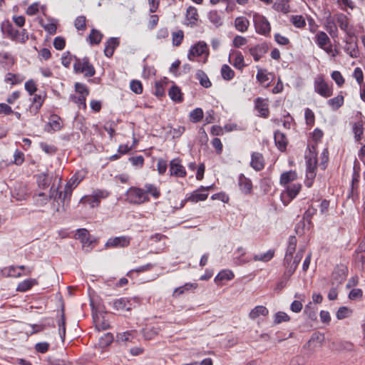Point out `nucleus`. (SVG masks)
Instances as JSON below:
<instances>
[{
    "label": "nucleus",
    "instance_id": "obj_1",
    "mask_svg": "<svg viewBox=\"0 0 365 365\" xmlns=\"http://www.w3.org/2000/svg\"><path fill=\"white\" fill-rule=\"evenodd\" d=\"M1 29L7 36L16 42L25 43L29 38L28 34L25 29L17 30L9 23L4 24Z\"/></svg>",
    "mask_w": 365,
    "mask_h": 365
},
{
    "label": "nucleus",
    "instance_id": "obj_2",
    "mask_svg": "<svg viewBox=\"0 0 365 365\" xmlns=\"http://www.w3.org/2000/svg\"><path fill=\"white\" fill-rule=\"evenodd\" d=\"M73 69L76 73H83L86 77H92L96 73L93 66L89 62L87 57L76 58L73 64Z\"/></svg>",
    "mask_w": 365,
    "mask_h": 365
},
{
    "label": "nucleus",
    "instance_id": "obj_3",
    "mask_svg": "<svg viewBox=\"0 0 365 365\" xmlns=\"http://www.w3.org/2000/svg\"><path fill=\"white\" fill-rule=\"evenodd\" d=\"M127 200L132 204H143L149 201V197L144 190L132 187L128 190L125 194Z\"/></svg>",
    "mask_w": 365,
    "mask_h": 365
},
{
    "label": "nucleus",
    "instance_id": "obj_4",
    "mask_svg": "<svg viewBox=\"0 0 365 365\" xmlns=\"http://www.w3.org/2000/svg\"><path fill=\"white\" fill-rule=\"evenodd\" d=\"M75 238L79 240L82 244V248L86 252H90L94 246L96 241L91 239L89 232L84 228L78 229L75 234Z\"/></svg>",
    "mask_w": 365,
    "mask_h": 365
},
{
    "label": "nucleus",
    "instance_id": "obj_5",
    "mask_svg": "<svg viewBox=\"0 0 365 365\" xmlns=\"http://www.w3.org/2000/svg\"><path fill=\"white\" fill-rule=\"evenodd\" d=\"M315 42L317 45L327 53L331 54L333 56L335 55L332 53V45L331 43L330 38L324 31H319L317 32L315 37Z\"/></svg>",
    "mask_w": 365,
    "mask_h": 365
},
{
    "label": "nucleus",
    "instance_id": "obj_6",
    "mask_svg": "<svg viewBox=\"0 0 365 365\" xmlns=\"http://www.w3.org/2000/svg\"><path fill=\"white\" fill-rule=\"evenodd\" d=\"M301 189L302 185L300 183H293L286 186L285 190L281 194V200L284 205H287L295 198Z\"/></svg>",
    "mask_w": 365,
    "mask_h": 365
},
{
    "label": "nucleus",
    "instance_id": "obj_7",
    "mask_svg": "<svg viewBox=\"0 0 365 365\" xmlns=\"http://www.w3.org/2000/svg\"><path fill=\"white\" fill-rule=\"evenodd\" d=\"M255 30L258 34L262 35L269 34L271 30L270 24L267 19L258 14H255L253 16Z\"/></svg>",
    "mask_w": 365,
    "mask_h": 365
},
{
    "label": "nucleus",
    "instance_id": "obj_8",
    "mask_svg": "<svg viewBox=\"0 0 365 365\" xmlns=\"http://www.w3.org/2000/svg\"><path fill=\"white\" fill-rule=\"evenodd\" d=\"M134 299H128L125 297H121L119 299H114L112 302L113 309L120 312H130L133 308L135 307L133 302Z\"/></svg>",
    "mask_w": 365,
    "mask_h": 365
},
{
    "label": "nucleus",
    "instance_id": "obj_9",
    "mask_svg": "<svg viewBox=\"0 0 365 365\" xmlns=\"http://www.w3.org/2000/svg\"><path fill=\"white\" fill-rule=\"evenodd\" d=\"M314 90L320 96L328 98L332 95V88L322 78H317L314 81Z\"/></svg>",
    "mask_w": 365,
    "mask_h": 365
},
{
    "label": "nucleus",
    "instance_id": "obj_10",
    "mask_svg": "<svg viewBox=\"0 0 365 365\" xmlns=\"http://www.w3.org/2000/svg\"><path fill=\"white\" fill-rule=\"evenodd\" d=\"M170 173L171 175L178 178H184L186 175L185 168L181 164V161L178 158L172 160L170 163Z\"/></svg>",
    "mask_w": 365,
    "mask_h": 365
},
{
    "label": "nucleus",
    "instance_id": "obj_11",
    "mask_svg": "<svg viewBox=\"0 0 365 365\" xmlns=\"http://www.w3.org/2000/svg\"><path fill=\"white\" fill-rule=\"evenodd\" d=\"M347 36L346 38L345 51L352 58H357L359 55L356 38Z\"/></svg>",
    "mask_w": 365,
    "mask_h": 365
},
{
    "label": "nucleus",
    "instance_id": "obj_12",
    "mask_svg": "<svg viewBox=\"0 0 365 365\" xmlns=\"http://www.w3.org/2000/svg\"><path fill=\"white\" fill-rule=\"evenodd\" d=\"M211 188L212 186H201L199 189L191 193V195L187 198V200L192 202L205 200L207 198L208 194L205 192Z\"/></svg>",
    "mask_w": 365,
    "mask_h": 365
},
{
    "label": "nucleus",
    "instance_id": "obj_13",
    "mask_svg": "<svg viewBox=\"0 0 365 365\" xmlns=\"http://www.w3.org/2000/svg\"><path fill=\"white\" fill-rule=\"evenodd\" d=\"M336 21L339 24L340 29L346 34L347 36H354V31L351 26H349L346 15L343 14H336Z\"/></svg>",
    "mask_w": 365,
    "mask_h": 365
},
{
    "label": "nucleus",
    "instance_id": "obj_14",
    "mask_svg": "<svg viewBox=\"0 0 365 365\" xmlns=\"http://www.w3.org/2000/svg\"><path fill=\"white\" fill-rule=\"evenodd\" d=\"M207 51L206 43L199 41L190 48L187 57L190 61H192L194 57L200 56L203 53H207Z\"/></svg>",
    "mask_w": 365,
    "mask_h": 365
},
{
    "label": "nucleus",
    "instance_id": "obj_15",
    "mask_svg": "<svg viewBox=\"0 0 365 365\" xmlns=\"http://www.w3.org/2000/svg\"><path fill=\"white\" fill-rule=\"evenodd\" d=\"M130 238L126 236L110 238L106 243L108 247H125L130 244Z\"/></svg>",
    "mask_w": 365,
    "mask_h": 365
},
{
    "label": "nucleus",
    "instance_id": "obj_16",
    "mask_svg": "<svg viewBox=\"0 0 365 365\" xmlns=\"http://www.w3.org/2000/svg\"><path fill=\"white\" fill-rule=\"evenodd\" d=\"M250 166L256 171L262 170L264 167V160L262 153H252L251 155Z\"/></svg>",
    "mask_w": 365,
    "mask_h": 365
},
{
    "label": "nucleus",
    "instance_id": "obj_17",
    "mask_svg": "<svg viewBox=\"0 0 365 365\" xmlns=\"http://www.w3.org/2000/svg\"><path fill=\"white\" fill-rule=\"evenodd\" d=\"M335 20L336 17L333 18L329 14L326 18L324 25L325 29L332 38L337 37L338 36V29L335 23Z\"/></svg>",
    "mask_w": 365,
    "mask_h": 365
},
{
    "label": "nucleus",
    "instance_id": "obj_18",
    "mask_svg": "<svg viewBox=\"0 0 365 365\" xmlns=\"http://www.w3.org/2000/svg\"><path fill=\"white\" fill-rule=\"evenodd\" d=\"M298 178L296 171L289 170L282 173L279 179L280 185L287 186L289 183L295 181Z\"/></svg>",
    "mask_w": 365,
    "mask_h": 365
},
{
    "label": "nucleus",
    "instance_id": "obj_19",
    "mask_svg": "<svg viewBox=\"0 0 365 365\" xmlns=\"http://www.w3.org/2000/svg\"><path fill=\"white\" fill-rule=\"evenodd\" d=\"M199 15L196 8L193 6H189L186 11V20L187 21V25L192 27L197 24L198 21Z\"/></svg>",
    "mask_w": 365,
    "mask_h": 365
},
{
    "label": "nucleus",
    "instance_id": "obj_20",
    "mask_svg": "<svg viewBox=\"0 0 365 365\" xmlns=\"http://www.w3.org/2000/svg\"><path fill=\"white\" fill-rule=\"evenodd\" d=\"M233 54L235 55L233 61L231 60V55H230L229 62L232 63L235 68L242 71L246 66L243 55L240 51H235Z\"/></svg>",
    "mask_w": 365,
    "mask_h": 365
},
{
    "label": "nucleus",
    "instance_id": "obj_21",
    "mask_svg": "<svg viewBox=\"0 0 365 365\" xmlns=\"http://www.w3.org/2000/svg\"><path fill=\"white\" fill-rule=\"evenodd\" d=\"M119 45V41L117 38H110L106 43L104 53L107 57H111L115 49Z\"/></svg>",
    "mask_w": 365,
    "mask_h": 365
},
{
    "label": "nucleus",
    "instance_id": "obj_22",
    "mask_svg": "<svg viewBox=\"0 0 365 365\" xmlns=\"http://www.w3.org/2000/svg\"><path fill=\"white\" fill-rule=\"evenodd\" d=\"M274 138L275 144L278 148L282 151L284 150L287 145V139L285 135L280 131H276Z\"/></svg>",
    "mask_w": 365,
    "mask_h": 365
},
{
    "label": "nucleus",
    "instance_id": "obj_23",
    "mask_svg": "<svg viewBox=\"0 0 365 365\" xmlns=\"http://www.w3.org/2000/svg\"><path fill=\"white\" fill-rule=\"evenodd\" d=\"M269 311L264 307L262 305L256 306L249 313L250 319L255 320L260 316L265 317L268 314Z\"/></svg>",
    "mask_w": 365,
    "mask_h": 365
},
{
    "label": "nucleus",
    "instance_id": "obj_24",
    "mask_svg": "<svg viewBox=\"0 0 365 365\" xmlns=\"http://www.w3.org/2000/svg\"><path fill=\"white\" fill-rule=\"evenodd\" d=\"M239 186L240 190L245 194L250 193L252 189V181L244 175H241L239 177Z\"/></svg>",
    "mask_w": 365,
    "mask_h": 365
},
{
    "label": "nucleus",
    "instance_id": "obj_25",
    "mask_svg": "<svg viewBox=\"0 0 365 365\" xmlns=\"http://www.w3.org/2000/svg\"><path fill=\"white\" fill-rule=\"evenodd\" d=\"M250 26V21L245 16L237 17L235 20V27L240 32H245L247 31Z\"/></svg>",
    "mask_w": 365,
    "mask_h": 365
},
{
    "label": "nucleus",
    "instance_id": "obj_26",
    "mask_svg": "<svg viewBox=\"0 0 365 365\" xmlns=\"http://www.w3.org/2000/svg\"><path fill=\"white\" fill-rule=\"evenodd\" d=\"M170 98L176 103H181L183 100L180 88L174 85L168 91Z\"/></svg>",
    "mask_w": 365,
    "mask_h": 365
},
{
    "label": "nucleus",
    "instance_id": "obj_27",
    "mask_svg": "<svg viewBox=\"0 0 365 365\" xmlns=\"http://www.w3.org/2000/svg\"><path fill=\"white\" fill-rule=\"evenodd\" d=\"M37 284L38 281L36 279H27L18 284L16 290L24 292L29 290L33 286L36 285Z\"/></svg>",
    "mask_w": 365,
    "mask_h": 365
},
{
    "label": "nucleus",
    "instance_id": "obj_28",
    "mask_svg": "<svg viewBox=\"0 0 365 365\" xmlns=\"http://www.w3.org/2000/svg\"><path fill=\"white\" fill-rule=\"evenodd\" d=\"M296 246H297L296 237L294 236L290 237L289 238V245H288L286 255L284 257V260L286 262L291 260V259L292 258V255L295 251Z\"/></svg>",
    "mask_w": 365,
    "mask_h": 365
},
{
    "label": "nucleus",
    "instance_id": "obj_29",
    "mask_svg": "<svg viewBox=\"0 0 365 365\" xmlns=\"http://www.w3.org/2000/svg\"><path fill=\"white\" fill-rule=\"evenodd\" d=\"M269 75H271V73H267L266 70L258 68L256 78L261 84H264L266 87H268L270 85L269 82Z\"/></svg>",
    "mask_w": 365,
    "mask_h": 365
},
{
    "label": "nucleus",
    "instance_id": "obj_30",
    "mask_svg": "<svg viewBox=\"0 0 365 365\" xmlns=\"http://www.w3.org/2000/svg\"><path fill=\"white\" fill-rule=\"evenodd\" d=\"M284 265H285V270H284V274H283V277L282 278L286 279V280H288L289 279V277L294 274V272H295L297 267V265H296L295 264H294L292 262V259L291 260H289L287 262H286L284 260Z\"/></svg>",
    "mask_w": 365,
    "mask_h": 365
},
{
    "label": "nucleus",
    "instance_id": "obj_31",
    "mask_svg": "<svg viewBox=\"0 0 365 365\" xmlns=\"http://www.w3.org/2000/svg\"><path fill=\"white\" fill-rule=\"evenodd\" d=\"M256 108L259 115L263 117H267L269 114L268 105L263 100L260 98L257 99Z\"/></svg>",
    "mask_w": 365,
    "mask_h": 365
},
{
    "label": "nucleus",
    "instance_id": "obj_32",
    "mask_svg": "<svg viewBox=\"0 0 365 365\" xmlns=\"http://www.w3.org/2000/svg\"><path fill=\"white\" fill-rule=\"evenodd\" d=\"M222 78L225 81H230L235 77V71L227 64H224L221 68Z\"/></svg>",
    "mask_w": 365,
    "mask_h": 365
},
{
    "label": "nucleus",
    "instance_id": "obj_33",
    "mask_svg": "<svg viewBox=\"0 0 365 365\" xmlns=\"http://www.w3.org/2000/svg\"><path fill=\"white\" fill-rule=\"evenodd\" d=\"M103 38V34L97 29H92L88 37V41L91 44H98Z\"/></svg>",
    "mask_w": 365,
    "mask_h": 365
},
{
    "label": "nucleus",
    "instance_id": "obj_34",
    "mask_svg": "<svg viewBox=\"0 0 365 365\" xmlns=\"http://www.w3.org/2000/svg\"><path fill=\"white\" fill-rule=\"evenodd\" d=\"M196 78L199 80L202 86L205 88H210L212 86L209 78L204 71L200 70L198 71L196 73Z\"/></svg>",
    "mask_w": 365,
    "mask_h": 365
},
{
    "label": "nucleus",
    "instance_id": "obj_35",
    "mask_svg": "<svg viewBox=\"0 0 365 365\" xmlns=\"http://www.w3.org/2000/svg\"><path fill=\"white\" fill-rule=\"evenodd\" d=\"M208 19L210 21L217 27L221 26L222 24V17L217 11H210Z\"/></svg>",
    "mask_w": 365,
    "mask_h": 365
},
{
    "label": "nucleus",
    "instance_id": "obj_36",
    "mask_svg": "<svg viewBox=\"0 0 365 365\" xmlns=\"http://www.w3.org/2000/svg\"><path fill=\"white\" fill-rule=\"evenodd\" d=\"M43 101L44 98L41 95L36 94L33 98V103L31 106V110L36 113L41 108Z\"/></svg>",
    "mask_w": 365,
    "mask_h": 365
},
{
    "label": "nucleus",
    "instance_id": "obj_37",
    "mask_svg": "<svg viewBox=\"0 0 365 365\" xmlns=\"http://www.w3.org/2000/svg\"><path fill=\"white\" fill-rule=\"evenodd\" d=\"M61 182V178L58 179V185L56 187L55 186V182H53V185L51 186V187L50 189L49 195H48V196H47L49 199L53 198L54 200H56V199H60L61 197L62 193H61V192L58 191L59 184Z\"/></svg>",
    "mask_w": 365,
    "mask_h": 365
},
{
    "label": "nucleus",
    "instance_id": "obj_38",
    "mask_svg": "<svg viewBox=\"0 0 365 365\" xmlns=\"http://www.w3.org/2000/svg\"><path fill=\"white\" fill-rule=\"evenodd\" d=\"M328 104L333 110H337L344 104V96L339 95L336 97L331 98L328 101Z\"/></svg>",
    "mask_w": 365,
    "mask_h": 365
},
{
    "label": "nucleus",
    "instance_id": "obj_39",
    "mask_svg": "<svg viewBox=\"0 0 365 365\" xmlns=\"http://www.w3.org/2000/svg\"><path fill=\"white\" fill-rule=\"evenodd\" d=\"M274 255V251L272 250H269L264 254L255 255L253 259L255 261L268 262L272 259Z\"/></svg>",
    "mask_w": 365,
    "mask_h": 365
},
{
    "label": "nucleus",
    "instance_id": "obj_40",
    "mask_svg": "<svg viewBox=\"0 0 365 365\" xmlns=\"http://www.w3.org/2000/svg\"><path fill=\"white\" fill-rule=\"evenodd\" d=\"M38 185L41 188H46L48 187L51 182V178L45 174L41 173L37 177Z\"/></svg>",
    "mask_w": 365,
    "mask_h": 365
},
{
    "label": "nucleus",
    "instance_id": "obj_41",
    "mask_svg": "<svg viewBox=\"0 0 365 365\" xmlns=\"http://www.w3.org/2000/svg\"><path fill=\"white\" fill-rule=\"evenodd\" d=\"M49 125L52 130H59L62 127V120L58 115H51L49 119Z\"/></svg>",
    "mask_w": 365,
    "mask_h": 365
},
{
    "label": "nucleus",
    "instance_id": "obj_42",
    "mask_svg": "<svg viewBox=\"0 0 365 365\" xmlns=\"http://www.w3.org/2000/svg\"><path fill=\"white\" fill-rule=\"evenodd\" d=\"M234 277V274L230 270H222L220 272L215 278L216 282L222 280H230Z\"/></svg>",
    "mask_w": 365,
    "mask_h": 365
},
{
    "label": "nucleus",
    "instance_id": "obj_43",
    "mask_svg": "<svg viewBox=\"0 0 365 365\" xmlns=\"http://www.w3.org/2000/svg\"><path fill=\"white\" fill-rule=\"evenodd\" d=\"M184 33L182 30L172 33V42L173 46H179L182 43Z\"/></svg>",
    "mask_w": 365,
    "mask_h": 365
},
{
    "label": "nucleus",
    "instance_id": "obj_44",
    "mask_svg": "<svg viewBox=\"0 0 365 365\" xmlns=\"http://www.w3.org/2000/svg\"><path fill=\"white\" fill-rule=\"evenodd\" d=\"M203 118V111L201 108H195L190 113V119L192 123H197Z\"/></svg>",
    "mask_w": 365,
    "mask_h": 365
},
{
    "label": "nucleus",
    "instance_id": "obj_45",
    "mask_svg": "<svg viewBox=\"0 0 365 365\" xmlns=\"http://www.w3.org/2000/svg\"><path fill=\"white\" fill-rule=\"evenodd\" d=\"M85 173L83 171H80L76 173L74 175L71 177V178L68 180L69 185H73V187H76L84 178Z\"/></svg>",
    "mask_w": 365,
    "mask_h": 365
},
{
    "label": "nucleus",
    "instance_id": "obj_46",
    "mask_svg": "<svg viewBox=\"0 0 365 365\" xmlns=\"http://www.w3.org/2000/svg\"><path fill=\"white\" fill-rule=\"evenodd\" d=\"M75 28L78 31H84L86 29V18L84 16H78L74 21Z\"/></svg>",
    "mask_w": 365,
    "mask_h": 365
},
{
    "label": "nucleus",
    "instance_id": "obj_47",
    "mask_svg": "<svg viewBox=\"0 0 365 365\" xmlns=\"http://www.w3.org/2000/svg\"><path fill=\"white\" fill-rule=\"evenodd\" d=\"M17 267L11 266L6 267L2 270L3 274L6 277H20L22 274L21 272L16 271Z\"/></svg>",
    "mask_w": 365,
    "mask_h": 365
},
{
    "label": "nucleus",
    "instance_id": "obj_48",
    "mask_svg": "<svg viewBox=\"0 0 365 365\" xmlns=\"http://www.w3.org/2000/svg\"><path fill=\"white\" fill-rule=\"evenodd\" d=\"M145 190L144 192H146L147 194H150L154 198H158L160 195V192L157 187L152 184H146L145 185Z\"/></svg>",
    "mask_w": 365,
    "mask_h": 365
},
{
    "label": "nucleus",
    "instance_id": "obj_49",
    "mask_svg": "<svg viewBox=\"0 0 365 365\" xmlns=\"http://www.w3.org/2000/svg\"><path fill=\"white\" fill-rule=\"evenodd\" d=\"M290 21L297 28H303L306 24L304 18L301 15L292 16Z\"/></svg>",
    "mask_w": 365,
    "mask_h": 365
},
{
    "label": "nucleus",
    "instance_id": "obj_50",
    "mask_svg": "<svg viewBox=\"0 0 365 365\" xmlns=\"http://www.w3.org/2000/svg\"><path fill=\"white\" fill-rule=\"evenodd\" d=\"M94 323L96 324V327L99 330H106L110 327L109 322L103 319H101V317L98 316L94 317Z\"/></svg>",
    "mask_w": 365,
    "mask_h": 365
},
{
    "label": "nucleus",
    "instance_id": "obj_51",
    "mask_svg": "<svg viewBox=\"0 0 365 365\" xmlns=\"http://www.w3.org/2000/svg\"><path fill=\"white\" fill-rule=\"evenodd\" d=\"M81 200L83 202V203L88 204L92 207L98 206L100 203L93 194L85 196L82 198Z\"/></svg>",
    "mask_w": 365,
    "mask_h": 365
},
{
    "label": "nucleus",
    "instance_id": "obj_52",
    "mask_svg": "<svg viewBox=\"0 0 365 365\" xmlns=\"http://www.w3.org/2000/svg\"><path fill=\"white\" fill-rule=\"evenodd\" d=\"M86 98L81 95L76 96L75 95H71L70 96L71 100L75 103L78 104L79 108L82 107L83 109L86 108Z\"/></svg>",
    "mask_w": 365,
    "mask_h": 365
},
{
    "label": "nucleus",
    "instance_id": "obj_53",
    "mask_svg": "<svg viewBox=\"0 0 365 365\" xmlns=\"http://www.w3.org/2000/svg\"><path fill=\"white\" fill-rule=\"evenodd\" d=\"M166 83L164 81H157L155 85L154 94L156 96L161 97L165 95L164 86Z\"/></svg>",
    "mask_w": 365,
    "mask_h": 365
},
{
    "label": "nucleus",
    "instance_id": "obj_54",
    "mask_svg": "<svg viewBox=\"0 0 365 365\" xmlns=\"http://www.w3.org/2000/svg\"><path fill=\"white\" fill-rule=\"evenodd\" d=\"M192 287V284H185L183 286L179 287L174 290L173 296L178 297L180 295L183 294L185 292L190 290Z\"/></svg>",
    "mask_w": 365,
    "mask_h": 365
},
{
    "label": "nucleus",
    "instance_id": "obj_55",
    "mask_svg": "<svg viewBox=\"0 0 365 365\" xmlns=\"http://www.w3.org/2000/svg\"><path fill=\"white\" fill-rule=\"evenodd\" d=\"M130 88L136 94H140L143 92V86L140 81L133 80L130 83Z\"/></svg>",
    "mask_w": 365,
    "mask_h": 365
},
{
    "label": "nucleus",
    "instance_id": "obj_56",
    "mask_svg": "<svg viewBox=\"0 0 365 365\" xmlns=\"http://www.w3.org/2000/svg\"><path fill=\"white\" fill-rule=\"evenodd\" d=\"M353 131L356 140L361 139V136L363 134V125L361 122L355 123L353 125Z\"/></svg>",
    "mask_w": 365,
    "mask_h": 365
},
{
    "label": "nucleus",
    "instance_id": "obj_57",
    "mask_svg": "<svg viewBox=\"0 0 365 365\" xmlns=\"http://www.w3.org/2000/svg\"><path fill=\"white\" fill-rule=\"evenodd\" d=\"M317 160L314 159L313 162V165L312 163V159H309L307 161V175L308 178H313L315 177V168H316Z\"/></svg>",
    "mask_w": 365,
    "mask_h": 365
},
{
    "label": "nucleus",
    "instance_id": "obj_58",
    "mask_svg": "<svg viewBox=\"0 0 365 365\" xmlns=\"http://www.w3.org/2000/svg\"><path fill=\"white\" fill-rule=\"evenodd\" d=\"M75 90L79 95L85 97L88 96L89 94V91L86 86L81 83H76L75 84Z\"/></svg>",
    "mask_w": 365,
    "mask_h": 365
},
{
    "label": "nucleus",
    "instance_id": "obj_59",
    "mask_svg": "<svg viewBox=\"0 0 365 365\" xmlns=\"http://www.w3.org/2000/svg\"><path fill=\"white\" fill-rule=\"evenodd\" d=\"M351 311L346 307H340L336 312V317L343 319L350 316Z\"/></svg>",
    "mask_w": 365,
    "mask_h": 365
},
{
    "label": "nucleus",
    "instance_id": "obj_60",
    "mask_svg": "<svg viewBox=\"0 0 365 365\" xmlns=\"http://www.w3.org/2000/svg\"><path fill=\"white\" fill-rule=\"evenodd\" d=\"M289 317L285 312H279L276 313L274 315L275 324H280L283 322H288L289 321Z\"/></svg>",
    "mask_w": 365,
    "mask_h": 365
},
{
    "label": "nucleus",
    "instance_id": "obj_61",
    "mask_svg": "<svg viewBox=\"0 0 365 365\" xmlns=\"http://www.w3.org/2000/svg\"><path fill=\"white\" fill-rule=\"evenodd\" d=\"M331 78L339 87H341L344 83V78L339 71H333L331 73Z\"/></svg>",
    "mask_w": 365,
    "mask_h": 365
},
{
    "label": "nucleus",
    "instance_id": "obj_62",
    "mask_svg": "<svg viewBox=\"0 0 365 365\" xmlns=\"http://www.w3.org/2000/svg\"><path fill=\"white\" fill-rule=\"evenodd\" d=\"M50 344L48 342H38L35 345V349L37 352L44 354L48 351Z\"/></svg>",
    "mask_w": 365,
    "mask_h": 365
},
{
    "label": "nucleus",
    "instance_id": "obj_63",
    "mask_svg": "<svg viewBox=\"0 0 365 365\" xmlns=\"http://www.w3.org/2000/svg\"><path fill=\"white\" fill-rule=\"evenodd\" d=\"M247 43V40L246 38L242 36H236L232 41L233 46L235 48H240Z\"/></svg>",
    "mask_w": 365,
    "mask_h": 365
},
{
    "label": "nucleus",
    "instance_id": "obj_64",
    "mask_svg": "<svg viewBox=\"0 0 365 365\" xmlns=\"http://www.w3.org/2000/svg\"><path fill=\"white\" fill-rule=\"evenodd\" d=\"M24 161V154L21 151L16 150L14 154V163L17 165H20Z\"/></svg>",
    "mask_w": 365,
    "mask_h": 365
}]
</instances>
